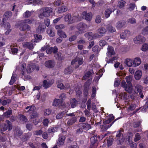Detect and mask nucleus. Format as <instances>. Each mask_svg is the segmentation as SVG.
I'll list each match as a JSON object with an SVG mask.
<instances>
[{"label":"nucleus","instance_id":"39","mask_svg":"<svg viewBox=\"0 0 148 148\" xmlns=\"http://www.w3.org/2000/svg\"><path fill=\"white\" fill-rule=\"evenodd\" d=\"M26 66V64L25 63H23L21 65V73L23 75H24L25 73V72Z\"/></svg>","mask_w":148,"mask_h":148},{"label":"nucleus","instance_id":"62","mask_svg":"<svg viewBox=\"0 0 148 148\" xmlns=\"http://www.w3.org/2000/svg\"><path fill=\"white\" fill-rule=\"evenodd\" d=\"M31 15V13L30 12L27 11L24 14V15L26 18L29 17Z\"/></svg>","mask_w":148,"mask_h":148},{"label":"nucleus","instance_id":"26","mask_svg":"<svg viewBox=\"0 0 148 148\" xmlns=\"http://www.w3.org/2000/svg\"><path fill=\"white\" fill-rule=\"evenodd\" d=\"M141 63V60L140 58L138 57L135 58L133 62V66L135 67L139 66Z\"/></svg>","mask_w":148,"mask_h":148},{"label":"nucleus","instance_id":"13","mask_svg":"<svg viewBox=\"0 0 148 148\" xmlns=\"http://www.w3.org/2000/svg\"><path fill=\"white\" fill-rule=\"evenodd\" d=\"M32 133L30 132H28L27 133H25L22 135L20 138L21 140L23 142L27 141L32 136Z\"/></svg>","mask_w":148,"mask_h":148},{"label":"nucleus","instance_id":"28","mask_svg":"<svg viewBox=\"0 0 148 148\" xmlns=\"http://www.w3.org/2000/svg\"><path fill=\"white\" fill-rule=\"evenodd\" d=\"M77 101L75 98L72 99L70 100V104L71 108H73L77 105Z\"/></svg>","mask_w":148,"mask_h":148},{"label":"nucleus","instance_id":"14","mask_svg":"<svg viewBox=\"0 0 148 148\" xmlns=\"http://www.w3.org/2000/svg\"><path fill=\"white\" fill-rule=\"evenodd\" d=\"M58 49L57 47L55 46L54 47H48L46 51V53L49 54H51L52 53H55L58 52Z\"/></svg>","mask_w":148,"mask_h":148},{"label":"nucleus","instance_id":"22","mask_svg":"<svg viewBox=\"0 0 148 148\" xmlns=\"http://www.w3.org/2000/svg\"><path fill=\"white\" fill-rule=\"evenodd\" d=\"M67 7L65 5H62L58 8L57 12L58 14H62L66 12L68 10Z\"/></svg>","mask_w":148,"mask_h":148},{"label":"nucleus","instance_id":"36","mask_svg":"<svg viewBox=\"0 0 148 148\" xmlns=\"http://www.w3.org/2000/svg\"><path fill=\"white\" fill-rule=\"evenodd\" d=\"M125 63L129 67L133 66V61L130 59H126L125 61Z\"/></svg>","mask_w":148,"mask_h":148},{"label":"nucleus","instance_id":"19","mask_svg":"<svg viewBox=\"0 0 148 148\" xmlns=\"http://www.w3.org/2000/svg\"><path fill=\"white\" fill-rule=\"evenodd\" d=\"M84 14L82 16V18L87 21H91L92 17V14L91 13H87L86 12H84Z\"/></svg>","mask_w":148,"mask_h":148},{"label":"nucleus","instance_id":"10","mask_svg":"<svg viewBox=\"0 0 148 148\" xmlns=\"http://www.w3.org/2000/svg\"><path fill=\"white\" fill-rule=\"evenodd\" d=\"M6 123L3 127V131L8 130L9 131H10L12 128V123L9 120L6 121Z\"/></svg>","mask_w":148,"mask_h":148},{"label":"nucleus","instance_id":"7","mask_svg":"<svg viewBox=\"0 0 148 148\" xmlns=\"http://www.w3.org/2000/svg\"><path fill=\"white\" fill-rule=\"evenodd\" d=\"M84 62V59L82 57H77L72 60L71 62V64L73 65L75 64L76 62H78V65L76 67L77 68L80 65H82Z\"/></svg>","mask_w":148,"mask_h":148},{"label":"nucleus","instance_id":"63","mask_svg":"<svg viewBox=\"0 0 148 148\" xmlns=\"http://www.w3.org/2000/svg\"><path fill=\"white\" fill-rule=\"evenodd\" d=\"M141 124L140 121L134 122L133 123V127L135 128L139 127Z\"/></svg>","mask_w":148,"mask_h":148},{"label":"nucleus","instance_id":"54","mask_svg":"<svg viewBox=\"0 0 148 148\" xmlns=\"http://www.w3.org/2000/svg\"><path fill=\"white\" fill-rule=\"evenodd\" d=\"M65 27V25L64 24H60L55 26V28L58 30H61L62 29H64Z\"/></svg>","mask_w":148,"mask_h":148},{"label":"nucleus","instance_id":"15","mask_svg":"<svg viewBox=\"0 0 148 148\" xmlns=\"http://www.w3.org/2000/svg\"><path fill=\"white\" fill-rule=\"evenodd\" d=\"M86 83L84 84V90H83V94L84 98L86 99L85 101H86L87 99V97L88 95L89 87V85H87Z\"/></svg>","mask_w":148,"mask_h":148},{"label":"nucleus","instance_id":"50","mask_svg":"<svg viewBox=\"0 0 148 148\" xmlns=\"http://www.w3.org/2000/svg\"><path fill=\"white\" fill-rule=\"evenodd\" d=\"M21 121L23 123H25L28 121V119L25 115H21L20 118Z\"/></svg>","mask_w":148,"mask_h":148},{"label":"nucleus","instance_id":"48","mask_svg":"<svg viewBox=\"0 0 148 148\" xmlns=\"http://www.w3.org/2000/svg\"><path fill=\"white\" fill-rule=\"evenodd\" d=\"M30 114V118L31 119H33L38 116V114L36 111L31 113Z\"/></svg>","mask_w":148,"mask_h":148},{"label":"nucleus","instance_id":"16","mask_svg":"<svg viewBox=\"0 0 148 148\" xmlns=\"http://www.w3.org/2000/svg\"><path fill=\"white\" fill-rule=\"evenodd\" d=\"M59 138L57 142V144L58 145H62L64 143V140L66 137L62 134H60L59 135Z\"/></svg>","mask_w":148,"mask_h":148},{"label":"nucleus","instance_id":"18","mask_svg":"<svg viewBox=\"0 0 148 148\" xmlns=\"http://www.w3.org/2000/svg\"><path fill=\"white\" fill-rule=\"evenodd\" d=\"M77 119L76 117H73L68 120L66 124L67 125L70 126L72 125L77 121Z\"/></svg>","mask_w":148,"mask_h":148},{"label":"nucleus","instance_id":"57","mask_svg":"<svg viewBox=\"0 0 148 148\" xmlns=\"http://www.w3.org/2000/svg\"><path fill=\"white\" fill-rule=\"evenodd\" d=\"M141 49L143 51L147 50L148 49V44H143Z\"/></svg>","mask_w":148,"mask_h":148},{"label":"nucleus","instance_id":"46","mask_svg":"<svg viewBox=\"0 0 148 148\" xmlns=\"http://www.w3.org/2000/svg\"><path fill=\"white\" fill-rule=\"evenodd\" d=\"M23 46L24 47L29 49H32L33 48L32 45L30 42H26Z\"/></svg>","mask_w":148,"mask_h":148},{"label":"nucleus","instance_id":"17","mask_svg":"<svg viewBox=\"0 0 148 148\" xmlns=\"http://www.w3.org/2000/svg\"><path fill=\"white\" fill-rule=\"evenodd\" d=\"M46 27L44 25H39L37 28L36 32L38 34L42 33L45 31Z\"/></svg>","mask_w":148,"mask_h":148},{"label":"nucleus","instance_id":"8","mask_svg":"<svg viewBox=\"0 0 148 148\" xmlns=\"http://www.w3.org/2000/svg\"><path fill=\"white\" fill-rule=\"evenodd\" d=\"M90 140L91 144L90 145V148H94V146H95V147L96 148L98 145V140L97 139V135L91 137L90 139Z\"/></svg>","mask_w":148,"mask_h":148},{"label":"nucleus","instance_id":"59","mask_svg":"<svg viewBox=\"0 0 148 148\" xmlns=\"http://www.w3.org/2000/svg\"><path fill=\"white\" fill-rule=\"evenodd\" d=\"M33 126L32 123H27L26 125V127L28 130L31 131L32 130Z\"/></svg>","mask_w":148,"mask_h":148},{"label":"nucleus","instance_id":"64","mask_svg":"<svg viewBox=\"0 0 148 148\" xmlns=\"http://www.w3.org/2000/svg\"><path fill=\"white\" fill-rule=\"evenodd\" d=\"M68 148H79V147L77 143H75L73 145L68 146Z\"/></svg>","mask_w":148,"mask_h":148},{"label":"nucleus","instance_id":"32","mask_svg":"<svg viewBox=\"0 0 148 148\" xmlns=\"http://www.w3.org/2000/svg\"><path fill=\"white\" fill-rule=\"evenodd\" d=\"M111 126V123L109 125H106L103 124V125H101L100 127L101 128V131L103 132L106 130L108 128L110 127Z\"/></svg>","mask_w":148,"mask_h":148},{"label":"nucleus","instance_id":"24","mask_svg":"<svg viewBox=\"0 0 148 148\" xmlns=\"http://www.w3.org/2000/svg\"><path fill=\"white\" fill-rule=\"evenodd\" d=\"M12 15V13L10 11H7L5 12L3 15V17L2 19V22H3L4 21H6Z\"/></svg>","mask_w":148,"mask_h":148},{"label":"nucleus","instance_id":"11","mask_svg":"<svg viewBox=\"0 0 148 148\" xmlns=\"http://www.w3.org/2000/svg\"><path fill=\"white\" fill-rule=\"evenodd\" d=\"M145 37L140 35L138 36L134 40V43L137 44L142 43L143 42H145Z\"/></svg>","mask_w":148,"mask_h":148},{"label":"nucleus","instance_id":"29","mask_svg":"<svg viewBox=\"0 0 148 148\" xmlns=\"http://www.w3.org/2000/svg\"><path fill=\"white\" fill-rule=\"evenodd\" d=\"M126 22L124 20L119 21L116 24V26L117 28H121L126 23Z\"/></svg>","mask_w":148,"mask_h":148},{"label":"nucleus","instance_id":"21","mask_svg":"<svg viewBox=\"0 0 148 148\" xmlns=\"http://www.w3.org/2000/svg\"><path fill=\"white\" fill-rule=\"evenodd\" d=\"M142 75V71L139 70L136 71L134 75L135 79L137 80H139L141 78Z\"/></svg>","mask_w":148,"mask_h":148},{"label":"nucleus","instance_id":"42","mask_svg":"<svg viewBox=\"0 0 148 148\" xmlns=\"http://www.w3.org/2000/svg\"><path fill=\"white\" fill-rule=\"evenodd\" d=\"M92 73L91 71H89L86 73L83 77V79L84 80H86L89 78L92 74Z\"/></svg>","mask_w":148,"mask_h":148},{"label":"nucleus","instance_id":"45","mask_svg":"<svg viewBox=\"0 0 148 148\" xmlns=\"http://www.w3.org/2000/svg\"><path fill=\"white\" fill-rule=\"evenodd\" d=\"M58 128L56 127H51L48 130V131L49 133H52L57 132Z\"/></svg>","mask_w":148,"mask_h":148},{"label":"nucleus","instance_id":"9","mask_svg":"<svg viewBox=\"0 0 148 148\" xmlns=\"http://www.w3.org/2000/svg\"><path fill=\"white\" fill-rule=\"evenodd\" d=\"M56 63L53 60H49L46 61L45 63V66L49 68H54L56 65Z\"/></svg>","mask_w":148,"mask_h":148},{"label":"nucleus","instance_id":"33","mask_svg":"<svg viewBox=\"0 0 148 148\" xmlns=\"http://www.w3.org/2000/svg\"><path fill=\"white\" fill-rule=\"evenodd\" d=\"M58 34L62 38H65L67 37V35L65 33L61 30H58Z\"/></svg>","mask_w":148,"mask_h":148},{"label":"nucleus","instance_id":"23","mask_svg":"<svg viewBox=\"0 0 148 148\" xmlns=\"http://www.w3.org/2000/svg\"><path fill=\"white\" fill-rule=\"evenodd\" d=\"M108 52L107 53V55L108 57H110L109 59L108 60V58H107L106 59V61L108 63H110L111 62V46H108L107 48Z\"/></svg>","mask_w":148,"mask_h":148},{"label":"nucleus","instance_id":"1","mask_svg":"<svg viewBox=\"0 0 148 148\" xmlns=\"http://www.w3.org/2000/svg\"><path fill=\"white\" fill-rule=\"evenodd\" d=\"M133 77L129 75L126 77L125 79L127 83L125 81L123 80L122 81L121 85L122 87L125 88V90L129 93H131L132 91V80Z\"/></svg>","mask_w":148,"mask_h":148},{"label":"nucleus","instance_id":"41","mask_svg":"<svg viewBox=\"0 0 148 148\" xmlns=\"http://www.w3.org/2000/svg\"><path fill=\"white\" fill-rule=\"evenodd\" d=\"M16 74H13L11 77L10 81L9 83L10 85H12L16 81Z\"/></svg>","mask_w":148,"mask_h":148},{"label":"nucleus","instance_id":"60","mask_svg":"<svg viewBox=\"0 0 148 148\" xmlns=\"http://www.w3.org/2000/svg\"><path fill=\"white\" fill-rule=\"evenodd\" d=\"M111 11H110L108 9H107L105 12V16L106 18H108L110 16Z\"/></svg>","mask_w":148,"mask_h":148},{"label":"nucleus","instance_id":"56","mask_svg":"<svg viewBox=\"0 0 148 148\" xmlns=\"http://www.w3.org/2000/svg\"><path fill=\"white\" fill-rule=\"evenodd\" d=\"M42 130L40 129L34 131V134L35 135L38 136L41 135L42 134Z\"/></svg>","mask_w":148,"mask_h":148},{"label":"nucleus","instance_id":"61","mask_svg":"<svg viewBox=\"0 0 148 148\" xmlns=\"http://www.w3.org/2000/svg\"><path fill=\"white\" fill-rule=\"evenodd\" d=\"M64 114V112H62L56 116V118L57 119H60L62 118L63 116V114Z\"/></svg>","mask_w":148,"mask_h":148},{"label":"nucleus","instance_id":"40","mask_svg":"<svg viewBox=\"0 0 148 148\" xmlns=\"http://www.w3.org/2000/svg\"><path fill=\"white\" fill-rule=\"evenodd\" d=\"M135 90H136L137 92H138L140 95L142 92V87L139 84H137L135 86Z\"/></svg>","mask_w":148,"mask_h":148},{"label":"nucleus","instance_id":"51","mask_svg":"<svg viewBox=\"0 0 148 148\" xmlns=\"http://www.w3.org/2000/svg\"><path fill=\"white\" fill-rule=\"evenodd\" d=\"M42 85L43 87L45 89H47L49 87V84H48V81L46 80L43 81Z\"/></svg>","mask_w":148,"mask_h":148},{"label":"nucleus","instance_id":"20","mask_svg":"<svg viewBox=\"0 0 148 148\" xmlns=\"http://www.w3.org/2000/svg\"><path fill=\"white\" fill-rule=\"evenodd\" d=\"M28 3L29 4H33V5H41L43 4L42 1L40 0H29Z\"/></svg>","mask_w":148,"mask_h":148},{"label":"nucleus","instance_id":"27","mask_svg":"<svg viewBox=\"0 0 148 148\" xmlns=\"http://www.w3.org/2000/svg\"><path fill=\"white\" fill-rule=\"evenodd\" d=\"M55 56L56 58L59 61L62 60L64 59V56L62 55L60 52H58L55 54Z\"/></svg>","mask_w":148,"mask_h":148},{"label":"nucleus","instance_id":"55","mask_svg":"<svg viewBox=\"0 0 148 148\" xmlns=\"http://www.w3.org/2000/svg\"><path fill=\"white\" fill-rule=\"evenodd\" d=\"M92 97H94L95 96L96 93V88L95 86L92 87Z\"/></svg>","mask_w":148,"mask_h":148},{"label":"nucleus","instance_id":"31","mask_svg":"<svg viewBox=\"0 0 148 148\" xmlns=\"http://www.w3.org/2000/svg\"><path fill=\"white\" fill-rule=\"evenodd\" d=\"M35 107L34 106H29L25 108V109H29L27 112L28 113L31 114V113L35 112Z\"/></svg>","mask_w":148,"mask_h":148},{"label":"nucleus","instance_id":"52","mask_svg":"<svg viewBox=\"0 0 148 148\" xmlns=\"http://www.w3.org/2000/svg\"><path fill=\"white\" fill-rule=\"evenodd\" d=\"M34 21V20L32 19H26L23 20V23H25L29 24H32Z\"/></svg>","mask_w":148,"mask_h":148},{"label":"nucleus","instance_id":"38","mask_svg":"<svg viewBox=\"0 0 148 148\" xmlns=\"http://www.w3.org/2000/svg\"><path fill=\"white\" fill-rule=\"evenodd\" d=\"M127 96L126 92H122L119 94L118 97L121 100H124L127 99Z\"/></svg>","mask_w":148,"mask_h":148},{"label":"nucleus","instance_id":"47","mask_svg":"<svg viewBox=\"0 0 148 148\" xmlns=\"http://www.w3.org/2000/svg\"><path fill=\"white\" fill-rule=\"evenodd\" d=\"M142 33L144 36L148 35V26L146 27L143 29Z\"/></svg>","mask_w":148,"mask_h":148},{"label":"nucleus","instance_id":"34","mask_svg":"<svg viewBox=\"0 0 148 148\" xmlns=\"http://www.w3.org/2000/svg\"><path fill=\"white\" fill-rule=\"evenodd\" d=\"M73 71L72 67L71 66H69L65 69L64 71V73L66 75L70 74Z\"/></svg>","mask_w":148,"mask_h":148},{"label":"nucleus","instance_id":"3","mask_svg":"<svg viewBox=\"0 0 148 148\" xmlns=\"http://www.w3.org/2000/svg\"><path fill=\"white\" fill-rule=\"evenodd\" d=\"M76 27L80 34L85 33L87 31L88 29V25L82 22H80L77 24Z\"/></svg>","mask_w":148,"mask_h":148},{"label":"nucleus","instance_id":"30","mask_svg":"<svg viewBox=\"0 0 148 148\" xmlns=\"http://www.w3.org/2000/svg\"><path fill=\"white\" fill-rule=\"evenodd\" d=\"M6 21H4V22H2L1 23V26H3L4 28L6 29H9L10 28L11 26L10 23L9 22L5 23Z\"/></svg>","mask_w":148,"mask_h":148},{"label":"nucleus","instance_id":"58","mask_svg":"<svg viewBox=\"0 0 148 148\" xmlns=\"http://www.w3.org/2000/svg\"><path fill=\"white\" fill-rule=\"evenodd\" d=\"M141 139V137L139 133H137L135 134V138L134 139V141L136 142L140 140Z\"/></svg>","mask_w":148,"mask_h":148},{"label":"nucleus","instance_id":"2","mask_svg":"<svg viewBox=\"0 0 148 148\" xmlns=\"http://www.w3.org/2000/svg\"><path fill=\"white\" fill-rule=\"evenodd\" d=\"M41 12L39 15L40 18H42L44 17H48L50 16L51 13L53 11V9L50 7H45L41 9Z\"/></svg>","mask_w":148,"mask_h":148},{"label":"nucleus","instance_id":"4","mask_svg":"<svg viewBox=\"0 0 148 148\" xmlns=\"http://www.w3.org/2000/svg\"><path fill=\"white\" fill-rule=\"evenodd\" d=\"M65 21L68 22L69 24H71L78 21V18L77 16H72L70 13L66 14L64 17Z\"/></svg>","mask_w":148,"mask_h":148},{"label":"nucleus","instance_id":"12","mask_svg":"<svg viewBox=\"0 0 148 148\" xmlns=\"http://www.w3.org/2000/svg\"><path fill=\"white\" fill-rule=\"evenodd\" d=\"M106 32V30L104 28L101 27L98 30V32L95 34V36L97 38H99L102 36Z\"/></svg>","mask_w":148,"mask_h":148},{"label":"nucleus","instance_id":"43","mask_svg":"<svg viewBox=\"0 0 148 148\" xmlns=\"http://www.w3.org/2000/svg\"><path fill=\"white\" fill-rule=\"evenodd\" d=\"M57 84V87L58 88L62 90L65 89H66V87L64 85L63 83L60 82L59 80L58 81Z\"/></svg>","mask_w":148,"mask_h":148},{"label":"nucleus","instance_id":"37","mask_svg":"<svg viewBox=\"0 0 148 148\" xmlns=\"http://www.w3.org/2000/svg\"><path fill=\"white\" fill-rule=\"evenodd\" d=\"M47 32L50 36L53 37L55 35V33L52 28H48L47 29Z\"/></svg>","mask_w":148,"mask_h":148},{"label":"nucleus","instance_id":"6","mask_svg":"<svg viewBox=\"0 0 148 148\" xmlns=\"http://www.w3.org/2000/svg\"><path fill=\"white\" fill-rule=\"evenodd\" d=\"M101 137L102 138V139L105 136H107V146L108 147H110L111 146V132H108L107 133H103L100 135Z\"/></svg>","mask_w":148,"mask_h":148},{"label":"nucleus","instance_id":"35","mask_svg":"<svg viewBox=\"0 0 148 148\" xmlns=\"http://www.w3.org/2000/svg\"><path fill=\"white\" fill-rule=\"evenodd\" d=\"M30 27L29 25L27 24H25L21 27L20 29L21 31H28L30 30Z\"/></svg>","mask_w":148,"mask_h":148},{"label":"nucleus","instance_id":"53","mask_svg":"<svg viewBox=\"0 0 148 148\" xmlns=\"http://www.w3.org/2000/svg\"><path fill=\"white\" fill-rule=\"evenodd\" d=\"M125 3V1L123 0H121L118 2V6L119 8H121L124 6V5Z\"/></svg>","mask_w":148,"mask_h":148},{"label":"nucleus","instance_id":"49","mask_svg":"<svg viewBox=\"0 0 148 148\" xmlns=\"http://www.w3.org/2000/svg\"><path fill=\"white\" fill-rule=\"evenodd\" d=\"M109 116V118L108 119L106 120L105 121L104 120L103 124H106V125H109V124L111 123H110L111 122V117H110L111 116V114H110Z\"/></svg>","mask_w":148,"mask_h":148},{"label":"nucleus","instance_id":"5","mask_svg":"<svg viewBox=\"0 0 148 148\" xmlns=\"http://www.w3.org/2000/svg\"><path fill=\"white\" fill-rule=\"evenodd\" d=\"M52 105L54 106H59V107L61 108L60 106L62 107V108L65 107V105L64 104L62 100L55 99L53 102Z\"/></svg>","mask_w":148,"mask_h":148},{"label":"nucleus","instance_id":"25","mask_svg":"<svg viewBox=\"0 0 148 148\" xmlns=\"http://www.w3.org/2000/svg\"><path fill=\"white\" fill-rule=\"evenodd\" d=\"M81 127L84 130L88 131L91 128V125L88 123H82L81 124Z\"/></svg>","mask_w":148,"mask_h":148},{"label":"nucleus","instance_id":"44","mask_svg":"<svg viewBox=\"0 0 148 148\" xmlns=\"http://www.w3.org/2000/svg\"><path fill=\"white\" fill-rule=\"evenodd\" d=\"M12 110H9L3 114V115L6 118H8L12 114Z\"/></svg>","mask_w":148,"mask_h":148}]
</instances>
